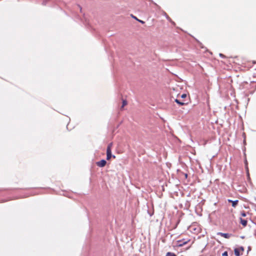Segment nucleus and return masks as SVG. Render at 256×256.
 Returning <instances> with one entry per match:
<instances>
[{
  "label": "nucleus",
  "mask_w": 256,
  "mask_h": 256,
  "mask_svg": "<svg viewBox=\"0 0 256 256\" xmlns=\"http://www.w3.org/2000/svg\"><path fill=\"white\" fill-rule=\"evenodd\" d=\"M186 96V94H182L181 96V97H182V98H185Z\"/></svg>",
  "instance_id": "13"
},
{
  "label": "nucleus",
  "mask_w": 256,
  "mask_h": 256,
  "mask_svg": "<svg viewBox=\"0 0 256 256\" xmlns=\"http://www.w3.org/2000/svg\"><path fill=\"white\" fill-rule=\"evenodd\" d=\"M228 202H229L232 203V206L233 207L235 208L236 206V205L238 204V200H236L233 201V200H228Z\"/></svg>",
  "instance_id": "6"
},
{
  "label": "nucleus",
  "mask_w": 256,
  "mask_h": 256,
  "mask_svg": "<svg viewBox=\"0 0 256 256\" xmlns=\"http://www.w3.org/2000/svg\"><path fill=\"white\" fill-rule=\"evenodd\" d=\"M241 216L243 217H244L246 216V214L244 212H241Z\"/></svg>",
  "instance_id": "12"
},
{
  "label": "nucleus",
  "mask_w": 256,
  "mask_h": 256,
  "mask_svg": "<svg viewBox=\"0 0 256 256\" xmlns=\"http://www.w3.org/2000/svg\"><path fill=\"white\" fill-rule=\"evenodd\" d=\"M175 102H176L177 104H180V106H183V105H184V102H180L179 100H178V99H176V100H175Z\"/></svg>",
  "instance_id": "10"
},
{
  "label": "nucleus",
  "mask_w": 256,
  "mask_h": 256,
  "mask_svg": "<svg viewBox=\"0 0 256 256\" xmlns=\"http://www.w3.org/2000/svg\"><path fill=\"white\" fill-rule=\"evenodd\" d=\"M132 16L134 18V19L136 20H138V19L136 16H134L133 15H132Z\"/></svg>",
  "instance_id": "14"
},
{
  "label": "nucleus",
  "mask_w": 256,
  "mask_h": 256,
  "mask_svg": "<svg viewBox=\"0 0 256 256\" xmlns=\"http://www.w3.org/2000/svg\"><path fill=\"white\" fill-rule=\"evenodd\" d=\"M166 256H176V255L174 252H168L166 254Z\"/></svg>",
  "instance_id": "8"
},
{
  "label": "nucleus",
  "mask_w": 256,
  "mask_h": 256,
  "mask_svg": "<svg viewBox=\"0 0 256 256\" xmlns=\"http://www.w3.org/2000/svg\"><path fill=\"white\" fill-rule=\"evenodd\" d=\"M222 256H228V252H224V253H222Z\"/></svg>",
  "instance_id": "11"
},
{
  "label": "nucleus",
  "mask_w": 256,
  "mask_h": 256,
  "mask_svg": "<svg viewBox=\"0 0 256 256\" xmlns=\"http://www.w3.org/2000/svg\"><path fill=\"white\" fill-rule=\"evenodd\" d=\"M138 21H139L142 24L144 23V22H143L142 20H138Z\"/></svg>",
  "instance_id": "15"
},
{
  "label": "nucleus",
  "mask_w": 256,
  "mask_h": 256,
  "mask_svg": "<svg viewBox=\"0 0 256 256\" xmlns=\"http://www.w3.org/2000/svg\"><path fill=\"white\" fill-rule=\"evenodd\" d=\"M220 56H222V57H224V54H220Z\"/></svg>",
  "instance_id": "16"
},
{
  "label": "nucleus",
  "mask_w": 256,
  "mask_h": 256,
  "mask_svg": "<svg viewBox=\"0 0 256 256\" xmlns=\"http://www.w3.org/2000/svg\"><path fill=\"white\" fill-rule=\"evenodd\" d=\"M127 104V101L125 100H122V104L121 107V108H122L124 106H126Z\"/></svg>",
  "instance_id": "9"
},
{
  "label": "nucleus",
  "mask_w": 256,
  "mask_h": 256,
  "mask_svg": "<svg viewBox=\"0 0 256 256\" xmlns=\"http://www.w3.org/2000/svg\"><path fill=\"white\" fill-rule=\"evenodd\" d=\"M248 221L246 220L240 218V224L244 226H246L247 225Z\"/></svg>",
  "instance_id": "7"
},
{
  "label": "nucleus",
  "mask_w": 256,
  "mask_h": 256,
  "mask_svg": "<svg viewBox=\"0 0 256 256\" xmlns=\"http://www.w3.org/2000/svg\"><path fill=\"white\" fill-rule=\"evenodd\" d=\"M190 241V240L188 239H188L183 238L182 240H178L176 242V244L174 246V248L182 247V246H184V245L188 243Z\"/></svg>",
  "instance_id": "1"
},
{
  "label": "nucleus",
  "mask_w": 256,
  "mask_h": 256,
  "mask_svg": "<svg viewBox=\"0 0 256 256\" xmlns=\"http://www.w3.org/2000/svg\"><path fill=\"white\" fill-rule=\"evenodd\" d=\"M106 162L104 160H102L99 162H96V165L99 167H104L106 165Z\"/></svg>",
  "instance_id": "5"
},
{
  "label": "nucleus",
  "mask_w": 256,
  "mask_h": 256,
  "mask_svg": "<svg viewBox=\"0 0 256 256\" xmlns=\"http://www.w3.org/2000/svg\"><path fill=\"white\" fill-rule=\"evenodd\" d=\"M112 143L110 142L108 146L106 149V160H110L112 156Z\"/></svg>",
  "instance_id": "2"
},
{
  "label": "nucleus",
  "mask_w": 256,
  "mask_h": 256,
  "mask_svg": "<svg viewBox=\"0 0 256 256\" xmlns=\"http://www.w3.org/2000/svg\"><path fill=\"white\" fill-rule=\"evenodd\" d=\"M218 235L220 236L226 238H229L232 236V234H228V233H222V232H218Z\"/></svg>",
  "instance_id": "4"
},
{
  "label": "nucleus",
  "mask_w": 256,
  "mask_h": 256,
  "mask_svg": "<svg viewBox=\"0 0 256 256\" xmlns=\"http://www.w3.org/2000/svg\"><path fill=\"white\" fill-rule=\"evenodd\" d=\"M244 248L243 246H240L234 249V252L236 256H240L244 252Z\"/></svg>",
  "instance_id": "3"
}]
</instances>
